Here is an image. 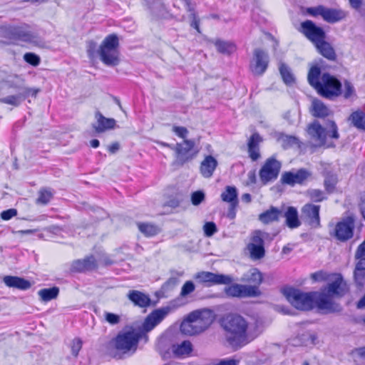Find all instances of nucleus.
<instances>
[{
    "mask_svg": "<svg viewBox=\"0 0 365 365\" xmlns=\"http://www.w3.org/2000/svg\"><path fill=\"white\" fill-rule=\"evenodd\" d=\"M17 215V210L14 208L4 210L1 213V217L4 220H9Z\"/></svg>",
    "mask_w": 365,
    "mask_h": 365,
    "instance_id": "58",
    "label": "nucleus"
},
{
    "mask_svg": "<svg viewBox=\"0 0 365 365\" xmlns=\"http://www.w3.org/2000/svg\"><path fill=\"white\" fill-rule=\"evenodd\" d=\"M53 191L51 188L43 187L38 192L36 203L38 205H47L53 197Z\"/></svg>",
    "mask_w": 365,
    "mask_h": 365,
    "instance_id": "40",
    "label": "nucleus"
},
{
    "mask_svg": "<svg viewBox=\"0 0 365 365\" xmlns=\"http://www.w3.org/2000/svg\"><path fill=\"white\" fill-rule=\"evenodd\" d=\"M311 176V173L304 168L297 171L285 172L282 175L281 182L283 184L294 186L296 184L302 185Z\"/></svg>",
    "mask_w": 365,
    "mask_h": 365,
    "instance_id": "16",
    "label": "nucleus"
},
{
    "mask_svg": "<svg viewBox=\"0 0 365 365\" xmlns=\"http://www.w3.org/2000/svg\"><path fill=\"white\" fill-rule=\"evenodd\" d=\"M224 291L228 297L240 298L245 297H256L259 294V289L255 287L239 284H234L226 287Z\"/></svg>",
    "mask_w": 365,
    "mask_h": 365,
    "instance_id": "14",
    "label": "nucleus"
},
{
    "mask_svg": "<svg viewBox=\"0 0 365 365\" xmlns=\"http://www.w3.org/2000/svg\"><path fill=\"white\" fill-rule=\"evenodd\" d=\"M314 305L326 314L340 312L342 309L341 305L334 302L331 295L325 293L314 292Z\"/></svg>",
    "mask_w": 365,
    "mask_h": 365,
    "instance_id": "10",
    "label": "nucleus"
},
{
    "mask_svg": "<svg viewBox=\"0 0 365 365\" xmlns=\"http://www.w3.org/2000/svg\"><path fill=\"white\" fill-rule=\"evenodd\" d=\"M272 240L269 233L261 230H255L252 232L251 242L248 245H262L265 240Z\"/></svg>",
    "mask_w": 365,
    "mask_h": 365,
    "instance_id": "41",
    "label": "nucleus"
},
{
    "mask_svg": "<svg viewBox=\"0 0 365 365\" xmlns=\"http://www.w3.org/2000/svg\"><path fill=\"white\" fill-rule=\"evenodd\" d=\"M97 268V262L93 255L72 262L70 270L73 272H83Z\"/></svg>",
    "mask_w": 365,
    "mask_h": 365,
    "instance_id": "20",
    "label": "nucleus"
},
{
    "mask_svg": "<svg viewBox=\"0 0 365 365\" xmlns=\"http://www.w3.org/2000/svg\"><path fill=\"white\" fill-rule=\"evenodd\" d=\"M238 361L233 359H225L220 360L214 365H237Z\"/></svg>",
    "mask_w": 365,
    "mask_h": 365,
    "instance_id": "63",
    "label": "nucleus"
},
{
    "mask_svg": "<svg viewBox=\"0 0 365 365\" xmlns=\"http://www.w3.org/2000/svg\"><path fill=\"white\" fill-rule=\"evenodd\" d=\"M247 250L250 257L255 260L260 259L265 255L264 247L262 245H247Z\"/></svg>",
    "mask_w": 365,
    "mask_h": 365,
    "instance_id": "44",
    "label": "nucleus"
},
{
    "mask_svg": "<svg viewBox=\"0 0 365 365\" xmlns=\"http://www.w3.org/2000/svg\"><path fill=\"white\" fill-rule=\"evenodd\" d=\"M105 320L110 325H116L120 322V317L118 314L106 312L104 313Z\"/></svg>",
    "mask_w": 365,
    "mask_h": 365,
    "instance_id": "52",
    "label": "nucleus"
},
{
    "mask_svg": "<svg viewBox=\"0 0 365 365\" xmlns=\"http://www.w3.org/2000/svg\"><path fill=\"white\" fill-rule=\"evenodd\" d=\"M59 294V288L53 287L51 288L41 289L38 292V294L42 302H49L58 297Z\"/></svg>",
    "mask_w": 365,
    "mask_h": 365,
    "instance_id": "37",
    "label": "nucleus"
},
{
    "mask_svg": "<svg viewBox=\"0 0 365 365\" xmlns=\"http://www.w3.org/2000/svg\"><path fill=\"white\" fill-rule=\"evenodd\" d=\"M217 165V160L213 156L207 155L200 164V173L204 178H210L212 176Z\"/></svg>",
    "mask_w": 365,
    "mask_h": 365,
    "instance_id": "26",
    "label": "nucleus"
},
{
    "mask_svg": "<svg viewBox=\"0 0 365 365\" xmlns=\"http://www.w3.org/2000/svg\"><path fill=\"white\" fill-rule=\"evenodd\" d=\"M307 197L314 202H320L327 199L324 192L319 189H309L307 191Z\"/></svg>",
    "mask_w": 365,
    "mask_h": 365,
    "instance_id": "47",
    "label": "nucleus"
},
{
    "mask_svg": "<svg viewBox=\"0 0 365 365\" xmlns=\"http://www.w3.org/2000/svg\"><path fill=\"white\" fill-rule=\"evenodd\" d=\"M319 53L329 61H334L336 59V54L331 45L323 39L316 44Z\"/></svg>",
    "mask_w": 365,
    "mask_h": 365,
    "instance_id": "31",
    "label": "nucleus"
},
{
    "mask_svg": "<svg viewBox=\"0 0 365 365\" xmlns=\"http://www.w3.org/2000/svg\"><path fill=\"white\" fill-rule=\"evenodd\" d=\"M324 7L325 6L322 5L315 7H309L307 9V11L312 16H321L323 18Z\"/></svg>",
    "mask_w": 365,
    "mask_h": 365,
    "instance_id": "56",
    "label": "nucleus"
},
{
    "mask_svg": "<svg viewBox=\"0 0 365 365\" xmlns=\"http://www.w3.org/2000/svg\"><path fill=\"white\" fill-rule=\"evenodd\" d=\"M194 278L206 287H211L216 284L230 285L234 281L231 275L216 274L205 271L196 273Z\"/></svg>",
    "mask_w": 365,
    "mask_h": 365,
    "instance_id": "7",
    "label": "nucleus"
},
{
    "mask_svg": "<svg viewBox=\"0 0 365 365\" xmlns=\"http://www.w3.org/2000/svg\"><path fill=\"white\" fill-rule=\"evenodd\" d=\"M24 59L26 63L31 64L33 66H37L41 63L40 57L38 55L31 52L26 53L24 55Z\"/></svg>",
    "mask_w": 365,
    "mask_h": 365,
    "instance_id": "49",
    "label": "nucleus"
},
{
    "mask_svg": "<svg viewBox=\"0 0 365 365\" xmlns=\"http://www.w3.org/2000/svg\"><path fill=\"white\" fill-rule=\"evenodd\" d=\"M311 113L313 116L317 118H325L330 113V110L325 104L319 100L312 101Z\"/></svg>",
    "mask_w": 365,
    "mask_h": 365,
    "instance_id": "35",
    "label": "nucleus"
},
{
    "mask_svg": "<svg viewBox=\"0 0 365 365\" xmlns=\"http://www.w3.org/2000/svg\"><path fill=\"white\" fill-rule=\"evenodd\" d=\"M281 168V163L274 158H268L259 170V175L263 184L276 180Z\"/></svg>",
    "mask_w": 365,
    "mask_h": 365,
    "instance_id": "9",
    "label": "nucleus"
},
{
    "mask_svg": "<svg viewBox=\"0 0 365 365\" xmlns=\"http://www.w3.org/2000/svg\"><path fill=\"white\" fill-rule=\"evenodd\" d=\"M325 273L323 272H317L312 274L311 277L314 281H324L327 279Z\"/></svg>",
    "mask_w": 365,
    "mask_h": 365,
    "instance_id": "62",
    "label": "nucleus"
},
{
    "mask_svg": "<svg viewBox=\"0 0 365 365\" xmlns=\"http://www.w3.org/2000/svg\"><path fill=\"white\" fill-rule=\"evenodd\" d=\"M269 62V56L267 52L261 48L255 49L250 63L252 73L254 76H262L268 68Z\"/></svg>",
    "mask_w": 365,
    "mask_h": 365,
    "instance_id": "8",
    "label": "nucleus"
},
{
    "mask_svg": "<svg viewBox=\"0 0 365 365\" xmlns=\"http://www.w3.org/2000/svg\"><path fill=\"white\" fill-rule=\"evenodd\" d=\"M180 331L186 335L192 336L200 334L197 325L195 324V320L190 317V314L185 319H184L180 327Z\"/></svg>",
    "mask_w": 365,
    "mask_h": 365,
    "instance_id": "30",
    "label": "nucleus"
},
{
    "mask_svg": "<svg viewBox=\"0 0 365 365\" xmlns=\"http://www.w3.org/2000/svg\"><path fill=\"white\" fill-rule=\"evenodd\" d=\"M223 327L227 331V340L235 349H238L255 339L257 334L248 337V323L240 315L230 314L223 321Z\"/></svg>",
    "mask_w": 365,
    "mask_h": 365,
    "instance_id": "3",
    "label": "nucleus"
},
{
    "mask_svg": "<svg viewBox=\"0 0 365 365\" xmlns=\"http://www.w3.org/2000/svg\"><path fill=\"white\" fill-rule=\"evenodd\" d=\"M203 230L207 237H211L217 232L216 225L212 222H206L203 226Z\"/></svg>",
    "mask_w": 365,
    "mask_h": 365,
    "instance_id": "55",
    "label": "nucleus"
},
{
    "mask_svg": "<svg viewBox=\"0 0 365 365\" xmlns=\"http://www.w3.org/2000/svg\"><path fill=\"white\" fill-rule=\"evenodd\" d=\"M333 277L334 280L326 288L327 294L331 296L343 297L349 290L347 284L344 280L341 274H334Z\"/></svg>",
    "mask_w": 365,
    "mask_h": 365,
    "instance_id": "18",
    "label": "nucleus"
},
{
    "mask_svg": "<svg viewBox=\"0 0 365 365\" xmlns=\"http://www.w3.org/2000/svg\"><path fill=\"white\" fill-rule=\"evenodd\" d=\"M96 49V42L91 41L88 43L87 46V53L90 58H93L95 55Z\"/></svg>",
    "mask_w": 365,
    "mask_h": 365,
    "instance_id": "61",
    "label": "nucleus"
},
{
    "mask_svg": "<svg viewBox=\"0 0 365 365\" xmlns=\"http://www.w3.org/2000/svg\"><path fill=\"white\" fill-rule=\"evenodd\" d=\"M190 317L192 318L197 325L201 333L206 330L214 322L215 314L210 309L196 310L190 313Z\"/></svg>",
    "mask_w": 365,
    "mask_h": 365,
    "instance_id": "15",
    "label": "nucleus"
},
{
    "mask_svg": "<svg viewBox=\"0 0 365 365\" xmlns=\"http://www.w3.org/2000/svg\"><path fill=\"white\" fill-rule=\"evenodd\" d=\"M279 72L283 79V81L287 85H291L294 82V77L291 73L289 68L283 63H280Z\"/></svg>",
    "mask_w": 365,
    "mask_h": 365,
    "instance_id": "46",
    "label": "nucleus"
},
{
    "mask_svg": "<svg viewBox=\"0 0 365 365\" xmlns=\"http://www.w3.org/2000/svg\"><path fill=\"white\" fill-rule=\"evenodd\" d=\"M215 46H216L218 52L226 55H229L235 51V45L228 41L217 40L215 42Z\"/></svg>",
    "mask_w": 365,
    "mask_h": 365,
    "instance_id": "42",
    "label": "nucleus"
},
{
    "mask_svg": "<svg viewBox=\"0 0 365 365\" xmlns=\"http://www.w3.org/2000/svg\"><path fill=\"white\" fill-rule=\"evenodd\" d=\"M301 32L314 45L326 38L323 29L316 26L311 20H307L301 24Z\"/></svg>",
    "mask_w": 365,
    "mask_h": 365,
    "instance_id": "12",
    "label": "nucleus"
},
{
    "mask_svg": "<svg viewBox=\"0 0 365 365\" xmlns=\"http://www.w3.org/2000/svg\"><path fill=\"white\" fill-rule=\"evenodd\" d=\"M221 199L222 201L230 203L232 208H235L238 203L236 187L227 186L225 190L221 194Z\"/></svg>",
    "mask_w": 365,
    "mask_h": 365,
    "instance_id": "34",
    "label": "nucleus"
},
{
    "mask_svg": "<svg viewBox=\"0 0 365 365\" xmlns=\"http://www.w3.org/2000/svg\"><path fill=\"white\" fill-rule=\"evenodd\" d=\"M346 16V12L341 9L324 7L323 19L328 23L333 24L344 19Z\"/></svg>",
    "mask_w": 365,
    "mask_h": 365,
    "instance_id": "29",
    "label": "nucleus"
},
{
    "mask_svg": "<svg viewBox=\"0 0 365 365\" xmlns=\"http://www.w3.org/2000/svg\"><path fill=\"white\" fill-rule=\"evenodd\" d=\"M127 297L130 301L139 307L145 308L149 307L151 304L150 297L138 290L129 291Z\"/></svg>",
    "mask_w": 365,
    "mask_h": 365,
    "instance_id": "25",
    "label": "nucleus"
},
{
    "mask_svg": "<svg viewBox=\"0 0 365 365\" xmlns=\"http://www.w3.org/2000/svg\"><path fill=\"white\" fill-rule=\"evenodd\" d=\"M262 273L257 269L255 268L250 270L247 274L246 280L253 284L254 285L252 287H255L258 289V286L262 283Z\"/></svg>",
    "mask_w": 365,
    "mask_h": 365,
    "instance_id": "43",
    "label": "nucleus"
},
{
    "mask_svg": "<svg viewBox=\"0 0 365 365\" xmlns=\"http://www.w3.org/2000/svg\"><path fill=\"white\" fill-rule=\"evenodd\" d=\"M3 282L8 287L21 290H27L31 287V284L29 280L16 276H5L3 278Z\"/></svg>",
    "mask_w": 365,
    "mask_h": 365,
    "instance_id": "24",
    "label": "nucleus"
},
{
    "mask_svg": "<svg viewBox=\"0 0 365 365\" xmlns=\"http://www.w3.org/2000/svg\"><path fill=\"white\" fill-rule=\"evenodd\" d=\"M83 345V341L80 338H75L72 340L70 347L71 354L74 357H77Z\"/></svg>",
    "mask_w": 365,
    "mask_h": 365,
    "instance_id": "50",
    "label": "nucleus"
},
{
    "mask_svg": "<svg viewBox=\"0 0 365 365\" xmlns=\"http://www.w3.org/2000/svg\"><path fill=\"white\" fill-rule=\"evenodd\" d=\"M283 217L286 219L287 225L291 229L297 228L301 225L298 218L297 210L294 207H289L287 210L283 213Z\"/></svg>",
    "mask_w": 365,
    "mask_h": 365,
    "instance_id": "33",
    "label": "nucleus"
},
{
    "mask_svg": "<svg viewBox=\"0 0 365 365\" xmlns=\"http://www.w3.org/2000/svg\"><path fill=\"white\" fill-rule=\"evenodd\" d=\"M7 84L9 88L18 90L19 91V93H24L27 90H36L35 88L25 86L24 79L17 75L11 77V78L7 81Z\"/></svg>",
    "mask_w": 365,
    "mask_h": 365,
    "instance_id": "38",
    "label": "nucleus"
},
{
    "mask_svg": "<svg viewBox=\"0 0 365 365\" xmlns=\"http://www.w3.org/2000/svg\"><path fill=\"white\" fill-rule=\"evenodd\" d=\"M319 210L320 205L305 204L302 208V217L312 227H318L320 225Z\"/></svg>",
    "mask_w": 365,
    "mask_h": 365,
    "instance_id": "17",
    "label": "nucleus"
},
{
    "mask_svg": "<svg viewBox=\"0 0 365 365\" xmlns=\"http://www.w3.org/2000/svg\"><path fill=\"white\" fill-rule=\"evenodd\" d=\"M344 97L346 99L351 98L355 93V89L352 83L348 81L344 82Z\"/></svg>",
    "mask_w": 365,
    "mask_h": 365,
    "instance_id": "53",
    "label": "nucleus"
},
{
    "mask_svg": "<svg viewBox=\"0 0 365 365\" xmlns=\"http://www.w3.org/2000/svg\"><path fill=\"white\" fill-rule=\"evenodd\" d=\"M337 182V176L334 174H327L325 176L324 185L325 190L328 194H331L334 192Z\"/></svg>",
    "mask_w": 365,
    "mask_h": 365,
    "instance_id": "45",
    "label": "nucleus"
},
{
    "mask_svg": "<svg viewBox=\"0 0 365 365\" xmlns=\"http://www.w3.org/2000/svg\"><path fill=\"white\" fill-rule=\"evenodd\" d=\"M7 34L12 39L25 42H34L36 38V35L30 30L27 24L9 26L7 29Z\"/></svg>",
    "mask_w": 365,
    "mask_h": 365,
    "instance_id": "13",
    "label": "nucleus"
},
{
    "mask_svg": "<svg viewBox=\"0 0 365 365\" xmlns=\"http://www.w3.org/2000/svg\"><path fill=\"white\" fill-rule=\"evenodd\" d=\"M307 133L309 143L312 147L319 148L326 145L327 148L334 147L332 143H327V137L338 139L339 134L335 122L329 120L327 128H324L318 120H314L307 126Z\"/></svg>",
    "mask_w": 365,
    "mask_h": 365,
    "instance_id": "4",
    "label": "nucleus"
},
{
    "mask_svg": "<svg viewBox=\"0 0 365 365\" xmlns=\"http://www.w3.org/2000/svg\"><path fill=\"white\" fill-rule=\"evenodd\" d=\"M173 131L180 138L185 139L187 137L188 130L185 127L173 126Z\"/></svg>",
    "mask_w": 365,
    "mask_h": 365,
    "instance_id": "59",
    "label": "nucleus"
},
{
    "mask_svg": "<svg viewBox=\"0 0 365 365\" xmlns=\"http://www.w3.org/2000/svg\"><path fill=\"white\" fill-rule=\"evenodd\" d=\"M173 310L170 306L155 309L149 314L142 324V331L134 329L120 331L117 336L110 341V347L115 351L114 357L121 358L122 355L137 349L139 340L143 332H148L160 324L165 317Z\"/></svg>",
    "mask_w": 365,
    "mask_h": 365,
    "instance_id": "1",
    "label": "nucleus"
},
{
    "mask_svg": "<svg viewBox=\"0 0 365 365\" xmlns=\"http://www.w3.org/2000/svg\"><path fill=\"white\" fill-rule=\"evenodd\" d=\"M195 289V285L192 281H186L181 288L180 296L185 297L193 292Z\"/></svg>",
    "mask_w": 365,
    "mask_h": 365,
    "instance_id": "48",
    "label": "nucleus"
},
{
    "mask_svg": "<svg viewBox=\"0 0 365 365\" xmlns=\"http://www.w3.org/2000/svg\"><path fill=\"white\" fill-rule=\"evenodd\" d=\"M359 208L363 218L365 220V193L362 195L361 197V202L359 204Z\"/></svg>",
    "mask_w": 365,
    "mask_h": 365,
    "instance_id": "64",
    "label": "nucleus"
},
{
    "mask_svg": "<svg viewBox=\"0 0 365 365\" xmlns=\"http://www.w3.org/2000/svg\"><path fill=\"white\" fill-rule=\"evenodd\" d=\"M171 350L175 357L184 359L190 356L193 346L189 340H185L181 343L173 344Z\"/></svg>",
    "mask_w": 365,
    "mask_h": 365,
    "instance_id": "23",
    "label": "nucleus"
},
{
    "mask_svg": "<svg viewBox=\"0 0 365 365\" xmlns=\"http://www.w3.org/2000/svg\"><path fill=\"white\" fill-rule=\"evenodd\" d=\"M283 294L290 304L296 309L303 311L310 310L314 307V292H303L292 287L283 289Z\"/></svg>",
    "mask_w": 365,
    "mask_h": 365,
    "instance_id": "6",
    "label": "nucleus"
},
{
    "mask_svg": "<svg viewBox=\"0 0 365 365\" xmlns=\"http://www.w3.org/2000/svg\"><path fill=\"white\" fill-rule=\"evenodd\" d=\"M39 90H27L24 93H18L0 98V103L18 107L29 96H36Z\"/></svg>",
    "mask_w": 365,
    "mask_h": 365,
    "instance_id": "22",
    "label": "nucleus"
},
{
    "mask_svg": "<svg viewBox=\"0 0 365 365\" xmlns=\"http://www.w3.org/2000/svg\"><path fill=\"white\" fill-rule=\"evenodd\" d=\"M139 231L147 237H153L160 232V229L155 224L150 222H137Z\"/></svg>",
    "mask_w": 365,
    "mask_h": 365,
    "instance_id": "36",
    "label": "nucleus"
},
{
    "mask_svg": "<svg viewBox=\"0 0 365 365\" xmlns=\"http://www.w3.org/2000/svg\"><path fill=\"white\" fill-rule=\"evenodd\" d=\"M348 120L350 124L359 130L365 131V113L358 110L351 113Z\"/></svg>",
    "mask_w": 365,
    "mask_h": 365,
    "instance_id": "32",
    "label": "nucleus"
},
{
    "mask_svg": "<svg viewBox=\"0 0 365 365\" xmlns=\"http://www.w3.org/2000/svg\"><path fill=\"white\" fill-rule=\"evenodd\" d=\"M119 39L116 34L107 36L102 41L98 53L101 61L107 66H115L120 62L118 48Z\"/></svg>",
    "mask_w": 365,
    "mask_h": 365,
    "instance_id": "5",
    "label": "nucleus"
},
{
    "mask_svg": "<svg viewBox=\"0 0 365 365\" xmlns=\"http://www.w3.org/2000/svg\"><path fill=\"white\" fill-rule=\"evenodd\" d=\"M307 80L310 86L325 98L331 100L341 94L340 81L329 73L321 75V69L317 66L309 69Z\"/></svg>",
    "mask_w": 365,
    "mask_h": 365,
    "instance_id": "2",
    "label": "nucleus"
},
{
    "mask_svg": "<svg viewBox=\"0 0 365 365\" xmlns=\"http://www.w3.org/2000/svg\"><path fill=\"white\" fill-rule=\"evenodd\" d=\"M354 218L348 216L336 223L334 229V236L341 242L347 241L354 235Z\"/></svg>",
    "mask_w": 365,
    "mask_h": 365,
    "instance_id": "11",
    "label": "nucleus"
},
{
    "mask_svg": "<svg viewBox=\"0 0 365 365\" xmlns=\"http://www.w3.org/2000/svg\"><path fill=\"white\" fill-rule=\"evenodd\" d=\"M282 217L283 211L272 206L269 210L259 214L258 219L263 224L267 225L278 221Z\"/></svg>",
    "mask_w": 365,
    "mask_h": 365,
    "instance_id": "28",
    "label": "nucleus"
},
{
    "mask_svg": "<svg viewBox=\"0 0 365 365\" xmlns=\"http://www.w3.org/2000/svg\"><path fill=\"white\" fill-rule=\"evenodd\" d=\"M195 143L193 140L185 139L183 143H177L175 145V152L176 158L182 163L188 161L192 158V155H189V152L194 148Z\"/></svg>",
    "mask_w": 365,
    "mask_h": 365,
    "instance_id": "19",
    "label": "nucleus"
},
{
    "mask_svg": "<svg viewBox=\"0 0 365 365\" xmlns=\"http://www.w3.org/2000/svg\"><path fill=\"white\" fill-rule=\"evenodd\" d=\"M362 257H365V240L358 246L355 252L356 259H359Z\"/></svg>",
    "mask_w": 365,
    "mask_h": 365,
    "instance_id": "60",
    "label": "nucleus"
},
{
    "mask_svg": "<svg viewBox=\"0 0 365 365\" xmlns=\"http://www.w3.org/2000/svg\"><path fill=\"white\" fill-rule=\"evenodd\" d=\"M262 141V138L257 133H253L247 143L249 157L253 161H256L260 157L259 145Z\"/></svg>",
    "mask_w": 365,
    "mask_h": 365,
    "instance_id": "27",
    "label": "nucleus"
},
{
    "mask_svg": "<svg viewBox=\"0 0 365 365\" xmlns=\"http://www.w3.org/2000/svg\"><path fill=\"white\" fill-rule=\"evenodd\" d=\"M355 282L359 287L364 285L365 281V270H360L355 269L354 272Z\"/></svg>",
    "mask_w": 365,
    "mask_h": 365,
    "instance_id": "54",
    "label": "nucleus"
},
{
    "mask_svg": "<svg viewBox=\"0 0 365 365\" xmlns=\"http://www.w3.org/2000/svg\"><path fill=\"white\" fill-rule=\"evenodd\" d=\"M95 118L96 120V123L93 124L92 127L98 133L113 129L116 125V121L114 118H106L98 110L95 113Z\"/></svg>",
    "mask_w": 365,
    "mask_h": 365,
    "instance_id": "21",
    "label": "nucleus"
},
{
    "mask_svg": "<svg viewBox=\"0 0 365 365\" xmlns=\"http://www.w3.org/2000/svg\"><path fill=\"white\" fill-rule=\"evenodd\" d=\"M205 199V194L202 191L194 192L191 195V201L194 205H200Z\"/></svg>",
    "mask_w": 365,
    "mask_h": 365,
    "instance_id": "57",
    "label": "nucleus"
},
{
    "mask_svg": "<svg viewBox=\"0 0 365 365\" xmlns=\"http://www.w3.org/2000/svg\"><path fill=\"white\" fill-rule=\"evenodd\" d=\"M185 6L187 7V10L190 12H192L191 15L192 16L193 21L191 23V26L195 28L198 32H200L199 29V21L197 19L196 14L194 12L193 8L191 5V1L190 0H182Z\"/></svg>",
    "mask_w": 365,
    "mask_h": 365,
    "instance_id": "51",
    "label": "nucleus"
},
{
    "mask_svg": "<svg viewBox=\"0 0 365 365\" xmlns=\"http://www.w3.org/2000/svg\"><path fill=\"white\" fill-rule=\"evenodd\" d=\"M149 9L152 13L158 16H164L167 14V9L161 0H146Z\"/></svg>",
    "mask_w": 365,
    "mask_h": 365,
    "instance_id": "39",
    "label": "nucleus"
}]
</instances>
